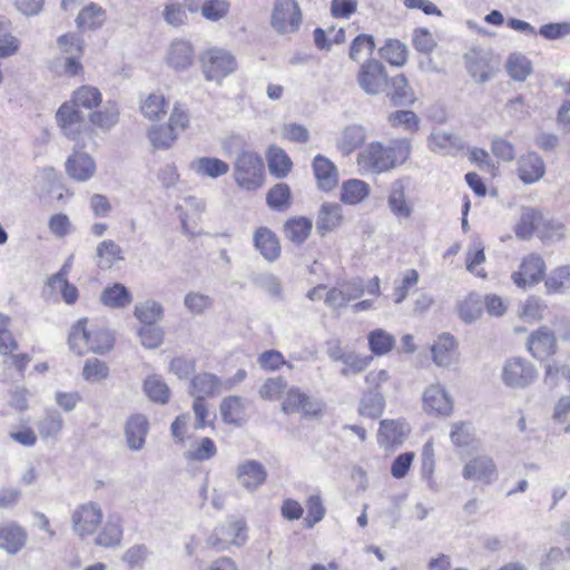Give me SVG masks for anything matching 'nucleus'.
<instances>
[{
	"instance_id": "nucleus-1",
	"label": "nucleus",
	"mask_w": 570,
	"mask_h": 570,
	"mask_svg": "<svg viewBox=\"0 0 570 570\" xmlns=\"http://www.w3.org/2000/svg\"><path fill=\"white\" fill-rule=\"evenodd\" d=\"M71 531L80 539L94 537V543L101 548H117L122 540V525L119 518L108 517L104 522V511L96 501L78 504L70 514Z\"/></svg>"
},
{
	"instance_id": "nucleus-2",
	"label": "nucleus",
	"mask_w": 570,
	"mask_h": 570,
	"mask_svg": "<svg viewBox=\"0 0 570 570\" xmlns=\"http://www.w3.org/2000/svg\"><path fill=\"white\" fill-rule=\"evenodd\" d=\"M411 154L409 139H392L387 145L372 141L357 154L356 164L362 175H380L406 161Z\"/></svg>"
},
{
	"instance_id": "nucleus-30",
	"label": "nucleus",
	"mask_w": 570,
	"mask_h": 570,
	"mask_svg": "<svg viewBox=\"0 0 570 570\" xmlns=\"http://www.w3.org/2000/svg\"><path fill=\"white\" fill-rule=\"evenodd\" d=\"M343 220L342 206L337 203L323 204L317 216L316 228L324 235L337 228Z\"/></svg>"
},
{
	"instance_id": "nucleus-31",
	"label": "nucleus",
	"mask_w": 570,
	"mask_h": 570,
	"mask_svg": "<svg viewBox=\"0 0 570 570\" xmlns=\"http://www.w3.org/2000/svg\"><path fill=\"white\" fill-rule=\"evenodd\" d=\"M100 302L110 308H125L131 304L132 295L125 285L115 283L104 288Z\"/></svg>"
},
{
	"instance_id": "nucleus-51",
	"label": "nucleus",
	"mask_w": 570,
	"mask_h": 570,
	"mask_svg": "<svg viewBox=\"0 0 570 570\" xmlns=\"http://www.w3.org/2000/svg\"><path fill=\"white\" fill-rule=\"evenodd\" d=\"M485 262L484 246L480 239H474L466 253L465 267L473 275L485 278L487 274L479 265Z\"/></svg>"
},
{
	"instance_id": "nucleus-35",
	"label": "nucleus",
	"mask_w": 570,
	"mask_h": 570,
	"mask_svg": "<svg viewBox=\"0 0 570 570\" xmlns=\"http://www.w3.org/2000/svg\"><path fill=\"white\" fill-rule=\"evenodd\" d=\"M266 160L271 175L276 178H284L292 169V160L288 155L278 146H271L266 153Z\"/></svg>"
},
{
	"instance_id": "nucleus-19",
	"label": "nucleus",
	"mask_w": 570,
	"mask_h": 570,
	"mask_svg": "<svg viewBox=\"0 0 570 570\" xmlns=\"http://www.w3.org/2000/svg\"><path fill=\"white\" fill-rule=\"evenodd\" d=\"M254 247L269 263L278 259L281 255V244L274 232L267 227H258L253 236Z\"/></svg>"
},
{
	"instance_id": "nucleus-62",
	"label": "nucleus",
	"mask_w": 570,
	"mask_h": 570,
	"mask_svg": "<svg viewBox=\"0 0 570 570\" xmlns=\"http://www.w3.org/2000/svg\"><path fill=\"white\" fill-rule=\"evenodd\" d=\"M163 18L167 24L174 28L181 27L188 21L185 6L177 1H169L165 4Z\"/></svg>"
},
{
	"instance_id": "nucleus-29",
	"label": "nucleus",
	"mask_w": 570,
	"mask_h": 570,
	"mask_svg": "<svg viewBox=\"0 0 570 570\" xmlns=\"http://www.w3.org/2000/svg\"><path fill=\"white\" fill-rule=\"evenodd\" d=\"M169 101L160 91L148 94L140 100V111L148 120H159L166 116Z\"/></svg>"
},
{
	"instance_id": "nucleus-36",
	"label": "nucleus",
	"mask_w": 570,
	"mask_h": 570,
	"mask_svg": "<svg viewBox=\"0 0 570 570\" xmlns=\"http://www.w3.org/2000/svg\"><path fill=\"white\" fill-rule=\"evenodd\" d=\"M370 185L361 179H348L342 184L341 200L347 205H357L368 197Z\"/></svg>"
},
{
	"instance_id": "nucleus-49",
	"label": "nucleus",
	"mask_w": 570,
	"mask_h": 570,
	"mask_svg": "<svg viewBox=\"0 0 570 570\" xmlns=\"http://www.w3.org/2000/svg\"><path fill=\"white\" fill-rule=\"evenodd\" d=\"M367 340L371 352L376 356L387 354L395 345L394 336L382 328L371 331Z\"/></svg>"
},
{
	"instance_id": "nucleus-17",
	"label": "nucleus",
	"mask_w": 570,
	"mask_h": 570,
	"mask_svg": "<svg viewBox=\"0 0 570 570\" xmlns=\"http://www.w3.org/2000/svg\"><path fill=\"white\" fill-rule=\"evenodd\" d=\"M236 479L247 492H255L267 480V470L256 460H245L236 468Z\"/></svg>"
},
{
	"instance_id": "nucleus-38",
	"label": "nucleus",
	"mask_w": 570,
	"mask_h": 570,
	"mask_svg": "<svg viewBox=\"0 0 570 570\" xmlns=\"http://www.w3.org/2000/svg\"><path fill=\"white\" fill-rule=\"evenodd\" d=\"M119 120V109L115 102L108 101L101 109L92 111L89 115V121L92 126L109 131Z\"/></svg>"
},
{
	"instance_id": "nucleus-23",
	"label": "nucleus",
	"mask_w": 570,
	"mask_h": 570,
	"mask_svg": "<svg viewBox=\"0 0 570 570\" xmlns=\"http://www.w3.org/2000/svg\"><path fill=\"white\" fill-rule=\"evenodd\" d=\"M518 177L522 183L530 185L539 181L544 173L546 166L542 158L535 153H528L518 160Z\"/></svg>"
},
{
	"instance_id": "nucleus-3",
	"label": "nucleus",
	"mask_w": 570,
	"mask_h": 570,
	"mask_svg": "<svg viewBox=\"0 0 570 570\" xmlns=\"http://www.w3.org/2000/svg\"><path fill=\"white\" fill-rule=\"evenodd\" d=\"M236 184L246 190H256L264 183V164L261 156L252 150H242L234 164Z\"/></svg>"
},
{
	"instance_id": "nucleus-13",
	"label": "nucleus",
	"mask_w": 570,
	"mask_h": 570,
	"mask_svg": "<svg viewBox=\"0 0 570 570\" xmlns=\"http://www.w3.org/2000/svg\"><path fill=\"white\" fill-rule=\"evenodd\" d=\"M364 291L361 278L343 281L326 293L325 303L331 308L340 309L345 307L351 301L361 297Z\"/></svg>"
},
{
	"instance_id": "nucleus-11",
	"label": "nucleus",
	"mask_w": 570,
	"mask_h": 570,
	"mask_svg": "<svg viewBox=\"0 0 570 570\" xmlns=\"http://www.w3.org/2000/svg\"><path fill=\"white\" fill-rule=\"evenodd\" d=\"M282 411L286 414L301 413L306 417H313L317 416L323 411V402L308 396L302 392L301 389L292 386L286 392Z\"/></svg>"
},
{
	"instance_id": "nucleus-21",
	"label": "nucleus",
	"mask_w": 570,
	"mask_h": 570,
	"mask_svg": "<svg viewBox=\"0 0 570 570\" xmlns=\"http://www.w3.org/2000/svg\"><path fill=\"white\" fill-rule=\"evenodd\" d=\"M456 340L449 333L441 334L431 347L432 360L440 367L456 363Z\"/></svg>"
},
{
	"instance_id": "nucleus-53",
	"label": "nucleus",
	"mask_w": 570,
	"mask_h": 570,
	"mask_svg": "<svg viewBox=\"0 0 570 570\" xmlns=\"http://www.w3.org/2000/svg\"><path fill=\"white\" fill-rule=\"evenodd\" d=\"M380 55L393 66H403L407 59L406 46L395 39H387L385 45L380 48Z\"/></svg>"
},
{
	"instance_id": "nucleus-22",
	"label": "nucleus",
	"mask_w": 570,
	"mask_h": 570,
	"mask_svg": "<svg viewBox=\"0 0 570 570\" xmlns=\"http://www.w3.org/2000/svg\"><path fill=\"white\" fill-rule=\"evenodd\" d=\"M313 171L317 185L323 190H332L338 184V171L333 161L323 155H316L313 159Z\"/></svg>"
},
{
	"instance_id": "nucleus-50",
	"label": "nucleus",
	"mask_w": 570,
	"mask_h": 570,
	"mask_svg": "<svg viewBox=\"0 0 570 570\" xmlns=\"http://www.w3.org/2000/svg\"><path fill=\"white\" fill-rule=\"evenodd\" d=\"M389 96L395 105H406L414 101V92L404 75H397L391 79Z\"/></svg>"
},
{
	"instance_id": "nucleus-34",
	"label": "nucleus",
	"mask_w": 570,
	"mask_h": 570,
	"mask_svg": "<svg viewBox=\"0 0 570 570\" xmlns=\"http://www.w3.org/2000/svg\"><path fill=\"white\" fill-rule=\"evenodd\" d=\"M466 68L470 76L478 82H485L490 79L492 68L488 58L479 50H470L465 55Z\"/></svg>"
},
{
	"instance_id": "nucleus-45",
	"label": "nucleus",
	"mask_w": 570,
	"mask_h": 570,
	"mask_svg": "<svg viewBox=\"0 0 570 570\" xmlns=\"http://www.w3.org/2000/svg\"><path fill=\"white\" fill-rule=\"evenodd\" d=\"M144 391L155 403L166 404L170 397V390L161 376L153 374L145 379Z\"/></svg>"
},
{
	"instance_id": "nucleus-63",
	"label": "nucleus",
	"mask_w": 570,
	"mask_h": 570,
	"mask_svg": "<svg viewBox=\"0 0 570 570\" xmlns=\"http://www.w3.org/2000/svg\"><path fill=\"white\" fill-rule=\"evenodd\" d=\"M544 284L549 293H561L570 288V266H561L551 272Z\"/></svg>"
},
{
	"instance_id": "nucleus-5",
	"label": "nucleus",
	"mask_w": 570,
	"mask_h": 570,
	"mask_svg": "<svg viewBox=\"0 0 570 570\" xmlns=\"http://www.w3.org/2000/svg\"><path fill=\"white\" fill-rule=\"evenodd\" d=\"M202 68L206 80L220 83L237 69V61L229 51L212 48L202 57Z\"/></svg>"
},
{
	"instance_id": "nucleus-32",
	"label": "nucleus",
	"mask_w": 570,
	"mask_h": 570,
	"mask_svg": "<svg viewBox=\"0 0 570 570\" xmlns=\"http://www.w3.org/2000/svg\"><path fill=\"white\" fill-rule=\"evenodd\" d=\"M37 429L43 440H57L63 429L62 415L55 409L46 410L37 421Z\"/></svg>"
},
{
	"instance_id": "nucleus-25",
	"label": "nucleus",
	"mask_w": 570,
	"mask_h": 570,
	"mask_svg": "<svg viewBox=\"0 0 570 570\" xmlns=\"http://www.w3.org/2000/svg\"><path fill=\"white\" fill-rule=\"evenodd\" d=\"M149 431V422L142 414L131 415L125 426V435L130 450L140 451Z\"/></svg>"
},
{
	"instance_id": "nucleus-47",
	"label": "nucleus",
	"mask_w": 570,
	"mask_h": 570,
	"mask_svg": "<svg viewBox=\"0 0 570 570\" xmlns=\"http://www.w3.org/2000/svg\"><path fill=\"white\" fill-rule=\"evenodd\" d=\"M313 224L306 217L292 218L284 225L286 237L295 244L304 243L311 234Z\"/></svg>"
},
{
	"instance_id": "nucleus-27",
	"label": "nucleus",
	"mask_w": 570,
	"mask_h": 570,
	"mask_svg": "<svg viewBox=\"0 0 570 570\" xmlns=\"http://www.w3.org/2000/svg\"><path fill=\"white\" fill-rule=\"evenodd\" d=\"M26 540L27 533L20 525L12 522L0 524V549L16 554L23 548Z\"/></svg>"
},
{
	"instance_id": "nucleus-12",
	"label": "nucleus",
	"mask_w": 570,
	"mask_h": 570,
	"mask_svg": "<svg viewBox=\"0 0 570 570\" xmlns=\"http://www.w3.org/2000/svg\"><path fill=\"white\" fill-rule=\"evenodd\" d=\"M357 82L367 95L382 92L387 85L385 67L375 59L367 60L360 67Z\"/></svg>"
},
{
	"instance_id": "nucleus-28",
	"label": "nucleus",
	"mask_w": 570,
	"mask_h": 570,
	"mask_svg": "<svg viewBox=\"0 0 570 570\" xmlns=\"http://www.w3.org/2000/svg\"><path fill=\"white\" fill-rule=\"evenodd\" d=\"M189 169L198 177L216 179L226 175L229 170L227 163L215 157H199L189 164Z\"/></svg>"
},
{
	"instance_id": "nucleus-43",
	"label": "nucleus",
	"mask_w": 570,
	"mask_h": 570,
	"mask_svg": "<svg viewBox=\"0 0 570 570\" xmlns=\"http://www.w3.org/2000/svg\"><path fill=\"white\" fill-rule=\"evenodd\" d=\"M541 213L534 208H523L514 233L520 239H530L541 220Z\"/></svg>"
},
{
	"instance_id": "nucleus-8",
	"label": "nucleus",
	"mask_w": 570,
	"mask_h": 570,
	"mask_svg": "<svg viewBox=\"0 0 570 570\" xmlns=\"http://www.w3.org/2000/svg\"><path fill=\"white\" fill-rule=\"evenodd\" d=\"M422 409L430 416L448 417L453 412V399L444 385L432 383L422 393Z\"/></svg>"
},
{
	"instance_id": "nucleus-10",
	"label": "nucleus",
	"mask_w": 570,
	"mask_h": 570,
	"mask_svg": "<svg viewBox=\"0 0 570 570\" xmlns=\"http://www.w3.org/2000/svg\"><path fill=\"white\" fill-rule=\"evenodd\" d=\"M246 527L240 520H229L217 527L207 539V546L216 551H224L229 546H242L246 541Z\"/></svg>"
},
{
	"instance_id": "nucleus-7",
	"label": "nucleus",
	"mask_w": 570,
	"mask_h": 570,
	"mask_svg": "<svg viewBox=\"0 0 570 570\" xmlns=\"http://www.w3.org/2000/svg\"><path fill=\"white\" fill-rule=\"evenodd\" d=\"M462 478L481 485H490L499 478L498 465L489 454L472 456L462 468Z\"/></svg>"
},
{
	"instance_id": "nucleus-54",
	"label": "nucleus",
	"mask_w": 570,
	"mask_h": 570,
	"mask_svg": "<svg viewBox=\"0 0 570 570\" xmlns=\"http://www.w3.org/2000/svg\"><path fill=\"white\" fill-rule=\"evenodd\" d=\"M87 320H79L71 328L69 334V346L78 355L88 353L89 328L86 326Z\"/></svg>"
},
{
	"instance_id": "nucleus-46",
	"label": "nucleus",
	"mask_w": 570,
	"mask_h": 570,
	"mask_svg": "<svg viewBox=\"0 0 570 570\" xmlns=\"http://www.w3.org/2000/svg\"><path fill=\"white\" fill-rule=\"evenodd\" d=\"M19 49L20 41L12 35L10 20L0 17V59L14 56Z\"/></svg>"
},
{
	"instance_id": "nucleus-44",
	"label": "nucleus",
	"mask_w": 570,
	"mask_h": 570,
	"mask_svg": "<svg viewBox=\"0 0 570 570\" xmlns=\"http://www.w3.org/2000/svg\"><path fill=\"white\" fill-rule=\"evenodd\" d=\"M102 101L101 92L98 88L89 85L79 87L72 92L70 102L77 108L94 109Z\"/></svg>"
},
{
	"instance_id": "nucleus-6",
	"label": "nucleus",
	"mask_w": 570,
	"mask_h": 570,
	"mask_svg": "<svg viewBox=\"0 0 570 570\" xmlns=\"http://www.w3.org/2000/svg\"><path fill=\"white\" fill-rule=\"evenodd\" d=\"M411 186V178L400 177L390 184L387 191V207L393 216L402 220H407L414 213V203L407 196Z\"/></svg>"
},
{
	"instance_id": "nucleus-60",
	"label": "nucleus",
	"mask_w": 570,
	"mask_h": 570,
	"mask_svg": "<svg viewBox=\"0 0 570 570\" xmlns=\"http://www.w3.org/2000/svg\"><path fill=\"white\" fill-rule=\"evenodd\" d=\"M229 9L228 0H205L200 7V13L206 20L217 22L227 17Z\"/></svg>"
},
{
	"instance_id": "nucleus-61",
	"label": "nucleus",
	"mask_w": 570,
	"mask_h": 570,
	"mask_svg": "<svg viewBox=\"0 0 570 570\" xmlns=\"http://www.w3.org/2000/svg\"><path fill=\"white\" fill-rule=\"evenodd\" d=\"M507 70L514 80L524 81L532 72V65L525 56L513 53L507 62Z\"/></svg>"
},
{
	"instance_id": "nucleus-42",
	"label": "nucleus",
	"mask_w": 570,
	"mask_h": 570,
	"mask_svg": "<svg viewBox=\"0 0 570 570\" xmlns=\"http://www.w3.org/2000/svg\"><path fill=\"white\" fill-rule=\"evenodd\" d=\"M97 265L101 269L111 268L117 262L122 261L121 248L111 239H105L98 244L96 249Z\"/></svg>"
},
{
	"instance_id": "nucleus-59",
	"label": "nucleus",
	"mask_w": 570,
	"mask_h": 570,
	"mask_svg": "<svg viewBox=\"0 0 570 570\" xmlns=\"http://www.w3.org/2000/svg\"><path fill=\"white\" fill-rule=\"evenodd\" d=\"M217 454L215 442L210 438H202L195 442L186 452V459L189 461L203 462L210 460Z\"/></svg>"
},
{
	"instance_id": "nucleus-16",
	"label": "nucleus",
	"mask_w": 570,
	"mask_h": 570,
	"mask_svg": "<svg viewBox=\"0 0 570 570\" xmlns=\"http://www.w3.org/2000/svg\"><path fill=\"white\" fill-rule=\"evenodd\" d=\"M56 119L63 135L70 139H76L87 127L83 115L70 101L59 107Z\"/></svg>"
},
{
	"instance_id": "nucleus-33",
	"label": "nucleus",
	"mask_w": 570,
	"mask_h": 570,
	"mask_svg": "<svg viewBox=\"0 0 570 570\" xmlns=\"http://www.w3.org/2000/svg\"><path fill=\"white\" fill-rule=\"evenodd\" d=\"M366 139V129L360 125L347 126L337 139V148L343 155H350Z\"/></svg>"
},
{
	"instance_id": "nucleus-9",
	"label": "nucleus",
	"mask_w": 570,
	"mask_h": 570,
	"mask_svg": "<svg viewBox=\"0 0 570 570\" xmlns=\"http://www.w3.org/2000/svg\"><path fill=\"white\" fill-rule=\"evenodd\" d=\"M302 13L295 0H276L272 13V27L278 33H293L298 30Z\"/></svg>"
},
{
	"instance_id": "nucleus-15",
	"label": "nucleus",
	"mask_w": 570,
	"mask_h": 570,
	"mask_svg": "<svg viewBox=\"0 0 570 570\" xmlns=\"http://www.w3.org/2000/svg\"><path fill=\"white\" fill-rule=\"evenodd\" d=\"M527 347L535 360L540 362L548 360L558 350L554 332L548 326H540L529 335Z\"/></svg>"
},
{
	"instance_id": "nucleus-58",
	"label": "nucleus",
	"mask_w": 570,
	"mask_h": 570,
	"mask_svg": "<svg viewBox=\"0 0 570 570\" xmlns=\"http://www.w3.org/2000/svg\"><path fill=\"white\" fill-rule=\"evenodd\" d=\"M254 284L276 301L284 298L281 278L272 273H262L254 278Z\"/></svg>"
},
{
	"instance_id": "nucleus-40",
	"label": "nucleus",
	"mask_w": 570,
	"mask_h": 570,
	"mask_svg": "<svg viewBox=\"0 0 570 570\" xmlns=\"http://www.w3.org/2000/svg\"><path fill=\"white\" fill-rule=\"evenodd\" d=\"M106 20V11L97 3L91 2L85 7L78 14L76 22L81 30L97 29Z\"/></svg>"
},
{
	"instance_id": "nucleus-48",
	"label": "nucleus",
	"mask_w": 570,
	"mask_h": 570,
	"mask_svg": "<svg viewBox=\"0 0 570 570\" xmlns=\"http://www.w3.org/2000/svg\"><path fill=\"white\" fill-rule=\"evenodd\" d=\"M134 315L146 325H155L163 318L164 308L160 303L147 299L135 306Z\"/></svg>"
},
{
	"instance_id": "nucleus-39",
	"label": "nucleus",
	"mask_w": 570,
	"mask_h": 570,
	"mask_svg": "<svg viewBox=\"0 0 570 570\" xmlns=\"http://www.w3.org/2000/svg\"><path fill=\"white\" fill-rule=\"evenodd\" d=\"M458 313L465 324H471L479 320L483 313V299L476 293H470L458 304Z\"/></svg>"
},
{
	"instance_id": "nucleus-24",
	"label": "nucleus",
	"mask_w": 570,
	"mask_h": 570,
	"mask_svg": "<svg viewBox=\"0 0 570 570\" xmlns=\"http://www.w3.org/2000/svg\"><path fill=\"white\" fill-rule=\"evenodd\" d=\"M410 432L405 420H382L379 430V443L384 446L401 444Z\"/></svg>"
},
{
	"instance_id": "nucleus-55",
	"label": "nucleus",
	"mask_w": 570,
	"mask_h": 570,
	"mask_svg": "<svg viewBox=\"0 0 570 570\" xmlns=\"http://www.w3.org/2000/svg\"><path fill=\"white\" fill-rule=\"evenodd\" d=\"M267 205L275 210H286L292 203V193L287 184H276L266 196Z\"/></svg>"
},
{
	"instance_id": "nucleus-20",
	"label": "nucleus",
	"mask_w": 570,
	"mask_h": 570,
	"mask_svg": "<svg viewBox=\"0 0 570 570\" xmlns=\"http://www.w3.org/2000/svg\"><path fill=\"white\" fill-rule=\"evenodd\" d=\"M224 389L219 377L212 373H199L189 383V394L196 400H206L218 394Z\"/></svg>"
},
{
	"instance_id": "nucleus-57",
	"label": "nucleus",
	"mask_w": 570,
	"mask_h": 570,
	"mask_svg": "<svg viewBox=\"0 0 570 570\" xmlns=\"http://www.w3.org/2000/svg\"><path fill=\"white\" fill-rule=\"evenodd\" d=\"M88 338V352H92L95 354L105 353L111 348L114 343V337L108 330L96 326L89 328Z\"/></svg>"
},
{
	"instance_id": "nucleus-64",
	"label": "nucleus",
	"mask_w": 570,
	"mask_h": 570,
	"mask_svg": "<svg viewBox=\"0 0 570 570\" xmlns=\"http://www.w3.org/2000/svg\"><path fill=\"white\" fill-rule=\"evenodd\" d=\"M546 305L537 297L527 298L520 306L519 315L525 322H539L543 318Z\"/></svg>"
},
{
	"instance_id": "nucleus-4",
	"label": "nucleus",
	"mask_w": 570,
	"mask_h": 570,
	"mask_svg": "<svg viewBox=\"0 0 570 570\" xmlns=\"http://www.w3.org/2000/svg\"><path fill=\"white\" fill-rule=\"evenodd\" d=\"M502 383L512 390H524L538 379V370L530 361L514 356L505 360L500 374Z\"/></svg>"
},
{
	"instance_id": "nucleus-41",
	"label": "nucleus",
	"mask_w": 570,
	"mask_h": 570,
	"mask_svg": "<svg viewBox=\"0 0 570 570\" xmlns=\"http://www.w3.org/2000/svg\"><path fill=\"white\" fill-rule=\"evenodd\" d=\"M245 412V402L239 396H227L220 403V416L226 424L240 425Z\"/></svg>"
},
{
	"instance_id": "nucleus-14",
	"label": "nucleus",
	"mask_w": 570,
	"mask_h": 570,
	"mask_svg": "<svg viewBox=\"0 0 570 570\" xmlns=\"http://www.w3.org/2000/svg\"><path fill=\"white\" fill-rule=\"evenodd\" d=\"M546 272V263L538 254H530L520 264L519 271L513 272L511 278L521 288L533 286L541 282Z\"/></svg>"
},
{
	"instance_id": "nucleus-37",
	"label": "nucleus",
	"mask_w": 570,
	"mask_h": 570,
	"mask_svg": "<svg viewBox=\"0 0 570 570\" xmlns=\"http://www.w3.org/2000/svg\"><path fill=\"white\" fill-rule=\"evenodd\" d=\"M385 399L381 391L367 390L360 400L358 413L362 416L377 419L383 414Z\"/></svg>"
},
{
	"instance_id": "nucleus-52",
	"label": "nucleus",
	"mask_w": 570,
	"mask_h": 570,
	"mask_svg": "<svg viewBox=\"0 0 570 570\" xmlns=\"http://www.w3.org/2000/svg\"><path fill=\"white\" fill-rule=\"evenodd\" d=\"M148 139L156 149H168L177 139V132L168 125H156L148 130Z\"/></svg>"
},
{
	"instance_id": "nucleus-18",
	"label": "nucleus",
	"mask_w": 570,
	"mask_h": 570,
	"mask_svg": "<svg viewBox=\"0 0 570 570\" xmlns=\"http://www.w3.org/2000/svg\"><path fill=\"white\" fill-rule=\"evenodd\" d=\"M165 61L176 71L188 69L194 62L193 45L185 39L173 40L167 49Z\"/></svg>"
},
{
	"instance_id": "nucleus-26",
	"label": "nucleus",
	"mask_w": 570,
	"mask_h": 570,
	"mask_svg": "<svg viewBox=\"0 0 570 570\" xmlns=\"http://www.w3.org/2000/svg\"><path fill=\"white\" fill-rule=\"evenodd\" d=\"M66 170L73 180L87 181L94 176L96 164L88 154L75 153L68 158Z\"/></svg>"
},
{
	"instance_id": "nucleus-56",
	"label": "nucleus",
	"mask_w": 570,
	"mask_h": 570,
	"mask_svg": "<svg viewBox=\"0 0 570 570\" xmlns=\"http://www.w3.org/2000/svg\"><path fill=\"white\" fill-rule=\"evenodd\" d=\"M460 145L459 138L450 132L435 130L429 138V147L439 154H449Z\"/></svg>"
}]
</instances>
